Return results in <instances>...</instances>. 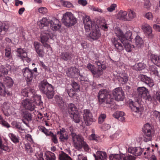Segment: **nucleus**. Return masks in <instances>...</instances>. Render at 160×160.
<instances>
[{"label":"nucleus","mask_w":160,"mask_h":160,"mask_svg":"<svg viewBox=\"0 0 160 160\" xmlns=\"http://www.w3.org/2000/svg\"><path fill=\"white\" fill-rule=\"evenodd\" d=\"M0 149L4 151L9 152L10 149L7 145H4L2 143V141L0 139Z\"/></svg>","instance_id":"nucleus-49"},{"label":"nucleus","mask_w":160,"mask_h":160,"mask_svg":"<svg viewBox=\"0 0 160 160\" xmlns=\"http://www.w3.org/2000/svg\"><path fill=\"white\" fill-rule=\"evenodd\" d=\"M97 154L98 155V160H106L107 155L105 152L98 151L97 152Z\"/></svg>","instance_id":"nucleus-38"},{"label":"nucleus","mask_w":160,"mask_h":160,"mask_svg":"<svg viewBox=\"0 0 160 160\" xmlns=\"http://www.w3.org/2000/svg\"><path fill=\"white\" fill-rule=\"evenodd\" d=\"M142 150L140 147H137L134 155L136 156H140L142 153Z\"/></svg>","instance_id":"nucleus-58"},{"label":"nucleus","mask_w":160,"mask_h":160,"mask_svg":"<svg viewBox=\"0 0 160 160\" xmlns=\"http://www.w3.org/2000/svg\"><path fill=\"white\" fill-rule=\"evenodd\" d=\"M49 23L50 28L53 31L58 30L60 28L61 25V22L56 18H53V20H50Z\"/></svg>","instance_id":"nucleus-21"},{"label":"nucleus","mask_w":160,"mask_h":160,"mask_svg":"<svg viewBox=\"0 0 160 160\" xmlns=\"http://www.w3.org/2000/svg\"><path fill=\"white\" fill-rule=\"evenodd\" d=\"M2 110L4 115L8 116L12 114L14 108L9 103L4 102L2 106Z\"/></svg>","instance_id":"nucleus-18"},{"label":"nucleus","mask_w":160,"mask_h":160,"mask_svg":"<svg viewBox=\"0 0 160 160\" xmlns=\"http://www.w3.org/2000/svg\"><path fill=\"white\" fill-rule=\"evenodd\" d=\"M76 91L73 88H71L68 90L67 91V92L70 97H72L75 94Z\"/></svg>","instance_id":"nucleus-61"},{"label":"nucleus","mask_w":160,"mask_h":160,"mask_svg":"<svg viewBox=\"0 0 160 160\" xmlns=\"http://www.w3.org/2000/svg\"><path fill=\"white\" fill-rule=\"evenodd\" d=\"M89 138L90 140H95L96 142H99L100 140V138L99 136L94 133L91 134L89 136Z\"/></svg>","instance_id":"nucleus-51"},{"label":"nucleus","mask_w":160,"mask_h":160,"mask_svg":"<svg viewBox=\"0 0 160 160\" xmlns=\"http://www.w3.org/2000/svg\"><path fill=\"white\" fill-rule=\"evenodd\" d=\"M11 50L10 48H7L5 50V58L9 59L12 58Z\"/></svg>","instance_id":"nucleus-44"},{"label":"nucleus","mask_w":160,"mask_h":160,"mask_svg":"<svg viewBox=\"0 0 160 160\" xmlns=\"http://www.w3.org/2000/svg\"><path fill=\"white\" fill-rule=\"evenodd\" d=\"M83 23L85 31L89 32L91 30L95 27L93 23L90 19V17L88 16H84L83 18Z\"/></svg>","instance_id":"nucleus-15"},{"label":"nucleus","mask_w":160,"mask_h":160,"mask_svg":"<svg viewBox=\"0 0 160 160\" xmlns=\"http://www.w3.org/2000/svg\"><path fill=\"white\" fill-rule=\"evenodd\" d=\"M38 12L44 14L48 12L47 9L45 7H41L38 9Z\"/></svg>","instance_id":"nucleus-64"},{"label":"nucleus","mask_w":160,"mask_h":160,"mask_svg":"<svg viewBox=\"0 0 160 160\" xmlns=\"http://www.w3.org/2000/svg\"><path fill=\"white\" fill-rule=\"evenodd\" d=\"M52 38V33L48 30L42 31L41 35V41L42 43L46 42L48 39Z\"/></svg>","instance_id":"nucleus-20"},{"label":"nucleus","mask_w":160,"mask_h":160,"mask_svg":"<svg viewBox=\"0 0 160 160\" xmlns=\"http://www.w3.org/2000/svg\"><path fill=\"white\" fill-rule=\"evenodd\" d=\"M135 42L138 47H140L143 43V41L142 38L139 36H136L135 38Z\"/></svg>","instance_id":"nucleus-42"},{"label":"nucleus","mask_w":160,"mask_h":160,"mask_svg":"<svg viewBox=\"0 0 160 160\" xmlns=\"http://www.w3.org/2000/svg\"><path fill=\"white\" fill-rule=\"evenodd\" d=\"M109 158L110 160H119L122 159V156L119 154H111L109 156Z\"/></svg>","instance_id":"nucleus-47"},{"label":"nucleus","mask_w":160,"mask_h":160,"mask_svg":"<svg viewBox=\"0 0 160 160\" xmlns=\"http://www.w3.org/2000/svg\"><path fill=\"white\" fill-rule=\"evenodd\" d=\"M148 92V89L144 87H139L137 88L135 95V97L138 98L137 101L134 102L132 101H130L129 100V106L132 111L141 113L143 109L142 105L139 102L141 99L145 97Z\"/></svg>","instance_id":"nucleus-1"},{"label":"nucleus","mask_w":160,"mask_h":160,"mask_svg":"<svg viewBox=\"0 0 160 160\" xmlns=\"http://www.w3.org/2000/svg\"><path fill=\"white\" fill-rule=\"evenodd\" d=\"M6 94L8 95L9 94V93L6 89L5 85L2 82H0V95L3 96H5Z\"/></svg>","instance_id":"nucleus-36"},{"label":"nucleus","mask_w":160,"mask_h":160,"mask_svg":"<svg viewBox=\"0 0 160 160\" xmlns=\"http://www.w3.org/2000/svg\"><path fill=\"white\" fill-rule=\"evenodd\" d=\"M8 136L11 140L14 143H16L19 142L18 137L16 135L12 133H10L8 134Z\"/></svg>","instance_id":"nucleus-41"},{"label":"nucleus","mask_w":160,"mask_h":160,"mask_svg":"<svg viewBox=\"0 0 160 160\" xmlns=\"http://www.w3.org/2000/svg\"><path fill=\"white\" fill-rule=\"evenodd\" d=\"M98 97L100 104L105 102L106 104H112L114 100L113 96L106 89H101L100 90Z\"/></svg>","instance_id":"nucleus-3"},{"label":"nucleus","mask_w":160,"mask_h":160,"mask_svg":"<svg viewBox=\"0 0 160 160\" xmlns=\"http://www.w3.org/2000/svg\"><path fill=\"white\" fill-rule=\"evenodd\" d=\"M137 147H130L128 149V152L129 153L135 155L136 152V150Z\"/></svg>","instance_id":"nucleus-62"},{"label":"nucleus","mask_w":160,"mask_h":160,"mask_svg":"<svg viewBox=\"0 0 160 160\" xmlns=\"http://www.w3.org/2000/svg\"><path fill=\"white\" fill-rule=\"evenodd\" d=\"M68 108L71 117H72L74 122L76 123L79 122L81 118L76 106L74 104L70 103L68 104Z\"/></svg>","instance_id":"nucleus-8"},{"label":"nucleus","mask_w":160,"mask_h":160,"mask_svg":"<svg viewBox=\"0 0 160 160\" xmlns=\"http://www.w3.org/2000/svg\"><path fill=\"white\" fill-rule=\"evenodd\" d=\"M39 128L40 131L47 135H48L49 132L48 130L44 127L39 126Z\"/></svg>","instance_id":"nucleus-63"},{"label":"nucleus","mask_w":160,"mask_h":160,"mask_svg":"<svg viewBox=\"0 0 160 160\" xmlns=\"http://www.w3.org/2000/svg\"><path fill=\"white\" fill-rule=\"evenodd\" d=\"M50 20H49L46 18H43L38 23L39 28L42 29L44 27L47 28V26L49 24Z\"/></svg>","instance_id":"nucleus-33"},{"label":"nucleus","mask_w":160,"mask_h":160,"mask_svg":"<svg viewBox=\"0 0 160 160\" xmlns=\"http://www.w3.org/2000/svg\"><path fill=\"white\" fill-rule=\"evenodd\" d=\"M3 81L6 86L9 88L12 86L14 82L12 79L9 77H7L3 79Z\"/></svg>","instance_id":"nucleus-34"},{"label":"nucleus","mask_w":160,"mask_h":160,"mask_svg":"<svg viewBox=\"0 0 160 160\" xmlns=\"http://www.w3.org/2000/svg\"><path fill=\"white\" fill-rule=\"evenodd\" d=\"M128 15L129 17L128 19H129V21L131 19L134 18L136 16V14L135 12L131 9L129 10L128 12Z\"/></svg>","instance_id":"nucleus-52"},{"label":"nucleus","mask_w":160,"mask_h":160,"mask_svg":"<svg viewBox=\"0 0 160 160\" xmlns=\"http://www.w3.org/2000/svg\"><path fill=\"white\" fill-rule=\"evenodd\" d=\"M33 45L35 51L39 57L42 58L43 56V47L39 42H34Z\"/></svg>","instance_id":"nucleus-23"},{"label":"nucleus","mask_w":160,"mask_h":160,"mask_svg":"<svg viewBox=\"0 0 160 160\" xmlns=\"http://www.w3.org/2000/svg\"><path fill=\"white\" fill-rule=\"evenodd\" d=\"M60 2L62 5L64 7L68 8H70L72 7V4L69 2L63 0H61Z\"/></svg>","instance_id":"nucleus-53"},{"label":"nucleus","mask_w":160,"mask_h":160,"mask_svg":"<svg viewBox=\"0 0 160 160\" xmlns=\"http://www.w3.org/2000/svg\"><path fill=\"white\" fill-rule=\"evenodd\" d=\"M39 87L41 92L45 94L48 99L53 98L54 92L53 87L47 80L44 79L42 81Z\"/></svg>","instance_id":"nucleus-2"},{"label":"nucleus","mask_w":160,"mask_h":160,"mask_svg":"<svg viewBox=\"0 0 160 160\" xmlns=\"http://www.w3.org/2000/svg\"><path fill=\"white\" fill-rule=\"evenodd\" d=\"M87 68L88 71L91 72L94 75L97 77H99L103 74L102 69L99 68H96L94 65L91 63H88L87 66Z\"/></svg>","instance_id":"nucleus-13"},{"label":"nucleus","mask_w":160,"mask_h":160,"mask_svg":"<svg viewBox=\"0 0 160 160\" xmlns=\"http://www.w3.org/2000/svg\"><path fill=\"white\" fill-rule=\"evenodd\" d=\"M82 115L86 125H90L93 122V119L92 114L90 110H84Z\"/></svg>","instance_id":"nucleus-11"},{"label":"nucleus","mask_w":160,"mask_h":160,"mask_svg":"<svg viewBox=\"0 0 160 160\" xmlns=\"http://www.w3.org/2000/svg\"><path fill=\"white\" fill-rule=\"evenodd\" d=\"M152 74H153L156 75L157 74H158V70L156 66L155 65L151 66L149 68Z\"/></svg>","instance_id":"nucleus-48"},{"label":"nucleus","mask_w":160,"mask_h":160,"mask_svg":"<svg viewBox=\"0 0 160 160\" xmlns=\"http://www.w3.org/2000/svg\"><path fill=\"white\" fill-rule=\"evenodd\" d=\"M101 33L98 29L96 28H93L89 34V37L93 40H96L100 36Z\"/></svg>","instance_id":"nucleus-26"},{"label":"nucleus","mask_w":160,"mask_h":160,"mask_svg":"<svg viewBox=\"0 0 160 160\" xmlns=\"http://www.w3.org/2000/svg\"><path fill=\"white\" fill-rule=\"evenodd\" d=\"M79 70L75 67H71L69 68L66 73L69 77L73 78H77L79 75Z\"/></svg>","instance_id":"nucleus-19"},{"label":"nucleus","mask_w":160,"mask_h":160,"mask_svg":"<svg viewBox=\"0 0 160 160\" xmlns=\"http://www.w3.org/2000/svg\"><path fill=\"white\" fill-rule=\"evenodd\" d=\"M0 123L3 126L7 128H9L10 127V125L7 122L3 119L1 116H0Z\"/></svg>","instance_id":"nucleus-56"},{"label":"nucleus","mask_w":160,"mask_h":160,"mask_svg":"<svg viewBox=\"0 0 160 160\" xmlns=\"http://www.w3.org/2000/svg\"><path fill=\"white\" fill-rule=\"evenodd\" d=\"M73 89L77 91L79 89V86L76 82L73 81L71 84Z\"/></svg>","instance_id":"nucleus-59"},{"label":"nucleus","mask_w":160,"mask_h":160,"mask_svg":"<svg viewBox=\"0 0 160 160\" xmlns=\"http://www.w3.org/2000/svg\"><path fill=\"white\" fill-rule=\"evenodd\" d=\"M60 58L64 61H67L68 60H71L73 55L72 53L69 51L62 52L60 55Z\"/></svg>","instance_id":"nucleus-24"},{"label":"nucleus","mask_w":160,"mask_h":160,"mask_svg":"<svg viewBox=\"0 0 160 160\" xmlns=\"http://www.w3.org/2000/svg\"><path fill=\"white\" fill-rule=\"evenodd\" d=\"M12 124L13 128H15L20 130H24V129L21 127V123L19 122L14 121L12 122Z\"/></svg>","instance_id":"nucleus-46"},{"label":"nucleus","mask_w":160,"mask_h":160,"mask_svg":"<svg viewBox=\"0 0 160 160\" xmlns=\"http://www.w3.org/2000/svg\"><path fill=\"white\" fill-rule=\"evenodd\" d=\"M22 116L23 122L27 126H28V122L31 121L32 120L31 114L28 111H24L22 112Z\"/></svg>","instance_id":"nucleus-22"},{"label":"nucleus","mask_w":160,"mask_h":160,"mask_svg":"<svg viewBox=\"0 0 160 160\" xmlns=\"http://www.w3.org/2000/svg\"><path fill=\"white\" fill-rule=\"evenodd\" d=\"M23 75L26 79L28 86L31 84L34 73L32 71L28 68L23 69L22 70Z\"/></svg>","instance_id":"nucleus-12"},{"label":"nucleus","mask_w":160,"mask_h":160,"mask_svg":"<svg viewBox=\"0 0 160 160\" xmlns=\"http://www.w3.org/2000/svg\"><path fill=\"white\" fill-rule=\"evenodd\" d=\"M62 21V23L67 27L73 25L77 22L76 18L70 12H67L63 14Z\"/></svg>","instance_id":"nucleus-5"},{"label":"nucleus","mask_w":160,"mask_h":160,"mask_svg":"<svg viewBox=\"0 0 160 160\" xmlns=\"http://www.w3.org/2000/svg\"><path fill=\"white\" fill-rule=\"evenodd\" d=\"M21 105L25 109L32 111L34 110L35 105L34 102L31 99L26 98L21 101Z\"/></svg>","instance_id":"nucleus-10"},{"label":"nucleus","mask_w":160,"mask_h":160,"mask_svg":"<svg viewBox=\"0 0 160 160\" xmlns=\"http://www.w3.org/2000/svg\"><path fill=\"white\" fill-rule=\"evenodd\" d=\"M140 81L147 85L150 88L152 87L154 85L153 80L150 77L143 74H140L138 76Z\"/></svg>","instance_id":"nucleus-17"},{"label":"nucleus","mask_w":160,"mask_h":160,"mask_svg":"<svg viewBox=\"0 0 160 160\" xmlns=\"http://www.w3.org/2000/svg\"><path fill=\"white\" fill-rule=\"evenodd\" d=\"M150 58L152 62L155 65L160 67V56L154 54H151Z\"/></svg>","instance_id":"nucleus-30"},{"label":"nucleus","mask_w":160,"mask_h":160,"mask_svg":"<svg viewBox=\"0 0 160 160\" xmlns=\"http://www.w3.org/2000/svg\"><path fill=\"white\" fill-rule=\"evenodd\" d=\"M106 116L105 114H101L99 116L98 119V123L100 124L102 123L106 118Z\"/></svg>","instance_id":"nucleus-55"},{"label":"nucleus","mask_w":160,"mask_h":160,"mask_svg":"<svg viewBox=\"0 0 160 160\" xmlns=\"http://www.w3.org/2000/svg\"><path fill=\"white\" fill-rule=\"evenodd\" d=\"M125 115V114L123 112L117 111L113 113V116L119 121L123 122L125 120V118L124 117Z\"/></svg>","instance_id":"nucleus-31"},{"label":"nucleus","mask_w":160,"mask_h":160,"mask_svg":"<svg viewBox=\"0 0 160 160\" xmlns=\"http://www.w3.org/2000/svg\"><path fill=\"white\" fill-rule=\"evenodd\" d=\"M133 38L132 33L130 31H128L126 32L122 38H121V42H130Z\"/></svg>","instance_id":"nucleus-29"},{"label":"nucleus","mask_w":160,"mask_h":160,"mask_svg":"<svg viewBox=\"0 0 160 160\" xmlns=\"http://www.w3.org/2000/svg\"><path fill=\"white\" fill-rule=\"evenodd\" d=\"M115 34L119 39H118L117 38H114L112 40V41L116 48V50L117 52H121L123 49V46L121 42V38H123L124 34L122 32L120 29H118L116 31Z\"/></svg>","instance_id":"nucleus-6"},{"label":"nucleus","mask_w":160,"mask_h":160,"mask_svg":"<svg viewBox=\"0 0 160 160\" xmlns=\"http://www.w3.org/2000/svg\"><path fill=\"white\" fill-rule=\"evenodd\" d=\"M121 42L124 46L126 51L128 52H130L134 48V46L131 45L129 43L130 42Z\"/></svg>","instance_id":"nucleus-37"},{"label":"nucleus","mask_w":160,"mask_h":160,"mask_svg":"<svg viewBox=\"0 0 160 160\" xmlns=\"http://www.w3.org/2000/svg\"><path fill=\"white\" fill-rule=\"evenodd\" d=\"M146 67V65L143 63L141 62L138 63L135 65V70H136L140 71Z\"/></svg>","instance_id":"nucleus-45"},{"label":"nucleus","mask_w":160,"mask_h":160,"mask_svg":"<svg viewBox=\"0 0 160 160\" xmlns=\"http://www.w3.org/2000/svg\"><path fill=\"white\" fill-rule=\"evenodd\" d=\"M25 150L27 153L30 154L33 152L32 148L30 146L29 143H26L25 145Z\"/></svg>","instance_id":"nucleus-54"},{"label":"nucleus","mask_w":160,"mask_h":160,"mask_svg":"<svg viewBox=\"0 0 160 160\" xmlns=\"http://www.w3.org/2000/svg\"><path fill=\"white\" fill-rule=\"evenodd\" d=\"M59 160H72L70 157L63 152L59 154Z\"/></svg>","instance_id":"nucleus-43"},{"label":"nucleus","mask_w":160,"mask_h":160,"mask_svg":"<svg viewBox=\"0 0 160 160\" xmlns=\"http://www.w3.org/2000/svg\"><path fill=\"white\" fill-rule=\"evenodd\" d=\"M143 133V140L145 142L151 141L154 133V131L148 123L145 124L142 128Z\"/></svg>","instance_id":"nucleus-7"},{"label":"nucleus","mask_w":160,"mask_h":160,"mask_svg":"<svg viewBox=\"0 0 160 160\" xmlns=\"http://www.w3.org/2000/svg\"><path fill=\"white\" fill-rule=\"evenodd\" d=\"M35 90L34 89L29 87L23 89L21 92V95L25 97H27L30 98H34L35 102L38 106H42L43 102L41 100V97L38 95H34Z\"/></svg>","instance_id":"nucleus-4"},{"label":"nucleus","mask_w":160,"mask_h":160,"mask_svg":"<svg viewBox=\"0 0 160 160\" xmlns=\"http://www.w3.org/2000/svg\"><path fill=\"white\" fill-rule=\"evenodd\" d=\"M117 79L121 83L125 84L127 83L128 80V75L125 73H120L118 76Z\"/></svg>","instance_id":"nucleus-28"},{"label":"nucleus","mask_w":160,"mask_h":160,"mask_svg":"<svg viewBox=\"0 0 160 160\" xmlns=\"http://www.w3.org/2000/svg\"><path fill=\"white\" fill-rule=\"evenodd\" d=\"M46 160H55V154L51 152L47 151L45 154Z\"/></svg>","instance_id":"nucleus-39"},{"label":"nucleus","mask_w":160,"mask_h":160,"mask_svg":"<svg viewBox=\"0 0 160 160\" xmlns=\"http://www.w3.org/2000/svg\"><path fill=\"white\" fill-rule=\"evenodd\" d=\"M7 67L8 68H6L3 66H1L0 68V80H2L5 78V75H7L8 73V71L10 70L11 68V67L9 65H8Z\"/></svg>","instance_id":"nucleus-27"},{"label":"nucleus","mask_w":160,"mask_h":160,"mask_svg":"<svg viewBox=\"0 0 160 160\" xmlns=\"http://www.w3.org/2000/svg\"><path fill=\"white\" fill-rule=\"evenodd\" d=\"M8 25H6L4 24H2L0 26V31L1 32L2 31H4L5 32H6L8 30Z\"/></svg>","instance_id":"nucleus-60"},{"label":"nucleus","mask_w":160,"mask_h":160,"mask_svg":"<svg viewBox=\"0 0 160 160\" xmlns=\"http://www.w3.org/2000/svg\"><path fill=\"white\" fill-rule=\"evenodd\" d=\"M54 98L56 104H58L59 108L64 109L66 106V104L62 98L58 95H56L55 96Z\"/></svg>","instance_id":"nucleus-25"},{"label":"nucleus","mask_w":160,"mask_h":160,"mask_svg":"<svg viewBox=\"0 0 160 160\" xmlns=\"http://www.w3.org/2000/svg\"><path fill=\"white\" fill-rule=\"evenodd\" d=\"M48 135L50 136L51 140L55 144H57L58 143V141L56 135L54 134L51 132H49V134Z\"/></svg>","instance_id":"nucleus-50"},{"label":"nucleus","mask_w":160,"mask_h":160,"mask_svg":"<svg viewBox=\"0 0 160 160\" xmlns=\"http://www.w3.org/2000/svg\"><path fill=\"white\" fill-rule=\"evenodd\" d=\"M124 157L122 156V159L123 160H135L136 158L135 157L131 155H128Z\"/></svg>","instance_id":"nucleus-57"},{"label":"nucleus","mask_w":160,"mask_h":160,"mask_svg":"<svg viewBox=\"0 0 160 160\" xmlns=\"http://www.w3.org/2000/svg\"><path fill=\"white\" fill-rule=\"evenodd\" d=\"M142 29L147 34L149 35L152 32V30L150 26L147 24H145L142 26Z\"/></svg>","instance_id":"nucleus-40"},{"label":"nucleus","mask_w":160,"mask_h":160,"mask_svg":"<svg viewBox=\"0 0 160 160\" xmlns=\"http://www.w3.org/2000/svg\"><path fill=\"white\" fill-rule=\"evenodd\" d=\"M127 13L125 11L120 10L118 12L117 15V18L118 19L122 20L129 21V19L127 18Z\"/></svg>","instance_id":"nucleus-32"},{"label":"nucleus","mask_w":160,"mask_h":160,"mask_svg":"<svg viewBox=\"0 0 160 160\" xmlns=\"http://www.w3.org/2000/svg\"><path fill=\"white\" fill-rule=\"evenodd\" d=\"M72 142L74 147L77 149L81 148V144L84 141L83 138L80 135H77L75 133H71Z\"/></svg>","instance_id":"nucleus-9"},{"label":"nucleus","mask_w":160,"mask_h":160,"mask_svg":"<svg viewBox=\"0 0 160 160\" xmlns=\"http://www.w3.org/2000/svg\"><path fill=\"white\" fill-rule=\"evenodd\" d=\"M57 134L59 137L60 141L62 142L67 141L68 139V133L64 128H60L57 132Z\"/></svg>","instance_id":"nucleus-14"},{"label":"nucleus","mask_w":160,"mask_h":160,"mask_svg":"<svg viewBox=\"0 0 160 160\" xmlns=\"http://www.w3.org/2000/svg\"><path fill=\"white\" fill-rule=\"evenodd\" d=\"M112 94L116 101H122L124 98V92L121 88L118 87L115 88L113 91Z\"/></svg>","instance_id":"nucleus-16"},{"label":"nucleus","mask_w":160,"mask_h":160,"mask_svg":"<svg viewBox=\"0 0 160 160\" xmlns=\"http://www.w3.org/2000/svg\"><path fill=\"white\" fill-rule=\"evenodd\" d=\"M17 52L18 56L20 57L22 60L24 58H26V59L28 58L27 53L23 49L19 48L17 50Z\"/></svg>","instance_id":"nucleus-35"}]
</instances>
